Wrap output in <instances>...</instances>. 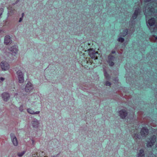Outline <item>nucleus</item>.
<instances>
[{
  "label": "nucleus",
  "mask_w": 157,
  "mask_h": 157,
  "mask_svg": "<svg viewBox=\"0 0 157 157\" xmlns=\"http://www.w3.org/2000/svg\"><path fill=\"white\" fill-rule=\"evenodd\" d=\"M88 54L87 55V57L85 56L84 58L85 60H84L85 63H92L93 61L92 60H90V57L94 60H97L98 59V57L99 56V54L98 53V52H95L93 49H88Z\"/></svg>",
  "instance_id": "nucleus-1"
},
{
  "label": "nucleus",
  "mask_w": 157,
  "mask_h": 157,
  "mask_svg": "<svg viewBox=\"0 0 157 157\" xmlns=\"http://www.w3.org/2000/svg\"><path fill=\"white\" fill-rule=\"evenodd\" d=\"M80 47L78 48V51L79 52H80V54L83 53V56L84 57V59L82 60V61L80 63V64L82 66L85 67V66H86V65L87 63H85L84 64V60H85L84 57L85 56H87V55L88 54V50H88L87 51H86V49H87V48H85L87 47L85 46V45L83 46V45H80Z\"/></svg>",
  "instance_id": "nucleus-2"
},
{
  "label": "nucleus",
  "mask_w": 157,
  "mask_h": 157,
  "mask_svg": "<svg viewBox=\"0 0 157 157\" xmlns=\"http://www.w3.org/2000/svg\"><path fill=\"white\" fill-rule=\"evenodd\" d=\"M156 140V137L155 135L151 136L149 139V141L147 142V147H151L154 145Z\"/></svg>",
  "instance_id": "nucleus-3"
},
{
  "label": "nucleus",
  "mask_w": 157,
  "mask_h": 157,
  "mask_svg": "<svg viewBox=\"0 0 157 157\" xmlns=\"http://www.w3.org/2000/svg\"><path fill=\"white\" fill-rule=\"evenodd\" d=\"M149 133V129L146 127H143L141 129L140 134L142 137H145Z\"/></svg>",
  "instance_id": "nucleus-4"
},
{
  "label": "nucleus",
  "mask_w": 157,
  "mask_h": 157,
  "mask_svg": "<svg viewBox=\"0 0 157 157\" xmlns=\"http://www.w3.org/2000/svg\"><path fill=\"white\" fill-rule=\"evenodd\" d=\"M17 47V45H16L9 48V50L12 52V56H15V55L17 54L18 51Z\"/></svg>",
  "instance_id": "nucleus-5"
},
{
  "label": "nucleus",
  "mask_w": 157,
  "mask_h": 157,
  "mask_svg": "<svg viewBox=\"0 0 157 157\" xmlns=\"http://www.w3.org/2000/svg\"><path fill=\"white\" fill-rule=\"evenodd\" d=\"M0 66L2 70L6 71L9 68V63L6 62L2 61L0 63Z\"/></svg>",
  "instance_id": "nucleus-6"
},
{
  "label": "nucleus",
  "mask_w": 157,
  "mask_h": 157,
  "mask_svg": "<svg viewBox=\"0 0 157 157\" xmlns=\"http://www.w3.org/2000/svg\"><path fill=\"white\" fill-rule=\"evenodd\" d=\"M17 73L18 75L19 82L20 83H23L24 81V79L23 73L20 71H17Z\"/></svg>",
  "instance_id": "nucleus-7"
},
{
  "label": "nucleus",
  "mask_w": 157,
  "mask_h": 157,
  "mask_svg": "<svg viewBox=\"0 0 157 157\" xmlns=\"http://www.w3.org/2000/svg\"><path fill=\"white\" fill-rule=\"evenodd\" d=\"M33 89V86L32 84L30 82H28L25 88V91L27 93L29 92L32 90Z\"/></svg>",
  "instance_id": "nucleus-8"
},
{
  "label": "nucleus",
  "mask_w": 157,
  "mask_h": 157,
  "mask_svg": "<svg viewBox=\"0 0 157 157\" xmlns=\"http://www.w3.org/2000/svg\"><path fill=\"white\" fill-rule=\"evenodd\" d=\"M108 63H109V65L110 66H113L114 65V63L113 62L114 60V57L112 55H109L108 56Z\"/></svg>",
  "instance_id": "nucleus-9"
},
{
  "label": "nucleus",
  "mask_w": 157,
  "mask_h": 157,
  "mask_svg": "<svg viewBox=\"0 0 157 157\" xmlns=\"http://www.w3.org/2000/svg\"><path fill=\"white\" fill-rule=\"evenodd\" d=\"M11 138L13 143V145L16 146L17 145L18 142L17 138L13 133H11L10 134Z\"/></svg>",
  "instance_id": "nucleus-10"
},
{
  "label": "nucleus",
  "mask_w": 157,
  "mask_h": 157,
  "mask_svg": "<svg viewBox=\"0 0 157 157\" xmlns=\"http://www.w3.org/2000/svg\"><path fill=\"white\" fill-rule=\"evenodd\" d=\"M119 113L120 117L122 119L124 118L127 114V113L126 111L124 110V109H122L120 111Z\"/></svg>",
  "instance_id": "nucleus-11"
},
{
  "label": "nucleus",
  "mask_w": 157,
  "mask_h": 157,
  "mask_svg": "<svg viewBox=\"0 0 157 157\" xmlns=\"http://www.w3.org/2000/svg\"><path fill=\"white\" fill-rule=\"evenodd\" d=\"M155 22L156 21L154 17H151L150 18L147 22L150 26L154 25Z\"/></svg>",
  "instance_id": "nucleus-12"
},
{
  "label": "nucleus",
  "mask_w": 157,
  "mask_h": 157,
  "mask_svg": "<svg viewBox=\"0 0 157 157\" xmlns=\"http://www.w3.org/2000/svg\"><path fill=\"white\" fill-rule=\"evenodd\" d=\"M12 40L10 37L9 35H6L4 37V43L6 45L11 42Z\"/></svg>",
  "instance_id": "nucleus-13"
},
{
  "label": "nucleus",
  "mask_w": 157,
  "mask_h": 157,
  "mask_svg": "<svg viewBox=\"0 0 157 157\" xmlns=\"http://www.w3.org/2000/svg\"><path fill=\"white\" fill-rule=\"evenodd\" d=\"M2 97L4 101H7L10 98V95L8 93H4L2 94Z\"/></svg>",
  "instance_id": "nucleus-14"
},
{
  "label": "nucleus",
  "mask_w": 157,
  "mask_h": 157,
  "mask_svg": "<svg viewBox=\"0 0 157 157\" xmlns=\"http://www.w3.org/2000/svg\"><path fill=\"white\" fill-rule=\"evenodd\" d=\"M140 13V9L139 8L137 9H136L134 11L133 13L132 18L134 20L136 19V17L138 16V15Z\"/></svg>",
  "instance_id": "nucleus-15"
},
{
  "label": "nucleus",
  "mask_w": 157,
  "mask_h": 157,
  "mask_svg": "<svg viewBox=\"0 0 157 157\" xmlns=\"http://www.w3.org/2000/svg\"><path fill=\"white\" fill-rule=\"evenodd\" d=\"M33 120L32 121V124L33 127L34 128H37L38 126L39 123L36 119V118L33 119Z\"/></svg>",
  "instance_id": "nucleus-16"
},
{
  "label": "nucleus",
  "mask_w": 157,
  "mask_h": 157,
  "mask_svg": "<svg viewBox=\"0 0 157 157\" xmlns=\"http://www.w3.org/2000/svg\"><path fill=\"white\" fill-rule=\"evenodd\" d=\"M7 9L8 11V14H9L10 13L12 14L14 13L16 11V10H15V9L13 7H10L9 6L7 8Z\"/></svg>",
  "instance_id": "nucleus-17"
},
{
  "label": "nucleus",
  "mask_w": 157,
  "mask_h": 157,
  "mask_svg": "<svg viewBox=\"0 0 157 157\" xmlns=\"http://www.w3.org/2000/svg\"><path fill=\"white\" fill-rule=\"evenodd\" d=\"M139 151L138 154V157H144L145 155L144 150L143 149H140Z\"/></svg>",
  "instance_id": "nucleus-18"
},
{
  "label": "nucleus",
  "mask_w": 157,
  "mask_h": 157,
  "mask_svg": "<svg viewBox=\"0 0 157 157\" xmlns=\"http://www.w3.org/2000/svg\"><path fill=\"white\" fill-rule=\"evenodd\" d=\"M27 111L28 112L30 113V114H38L40 112L39 111H37L35 112H34L33 110H32V109L30 108H29L27 109Z\"/></svg>",
  "instance_id": "nucleus-19"
},
{
  "label": "nucleus",
  "mask_w": 157,
  "mask_h": 157,
  "mask_svg": "<svg viewBox=\"0 0 157 157\" xmlns=\"http://www.w3.org/2000/svg\"><path fill=\"white\" fill-rule=\"evenodd\" d=\"M44 153L43 152H40L39 154L38 153L36 154H34L33 155V157H46L45 156H40V154Z\"/></svg>",
  "instance_id": "nucleus-20"
},
{
  "label": "nucleus",
  "mask_w": 157,
  "mask_h": 157,
  "mask_svg": "<svg viewBox=\"0 0 157 157\" xmlns=\"http://www.w3.org/2000/svg\"><path fill=\"white\" fill-rule=\"evenodd\" d=\"M139 134V133L138 132L134 133V137L136 139H140V136Z\"/></svg>",
  "instance_id": "nucleus-21"
},
{
  "label": "nucleus",
  "mask_w": 157,
  "mask_h": 157,
  "mask_svg": "<svg viewBox=\"0 0 157 157\" xmlns=\"http://www.w3.org/2000/svg\"><path fill=\"white\" fill-rule=\"evenodd\" d=\"M104 76L107 79H109L110 78V76L106 71L104 73Z\"/></svg>",
  "instance_id": "nucleus-22"
},
{
  "label": "nucleus",
  "mask_w": 157,
  "mask_h": 157,
  "mask_svg": "<svg viewBox=\"0 0 157 157\" xmlns=\"http://www.w3.org/2000/svg\"><path fill=\"white\" fill-rule=\"evenodd\" d=\"M124 39L123 37H120L117 39V41L121 43L124 41Z\"/></svg>",
  "instance_id": "nucleus-23"
},
{
  "label": "nucleus",
  "mask_w": 157,
  "mask_h": 157,
  "mask_svg": "<svg viewBox=\"0 0 157 157\" xmlns=\"http://www.w3.org/2000/svg\"><path fill=\"white\" fill-rule=\"evenodd\" d=\"M25 152L24 151H23V152L21 153L19 152L18 153V156L21 157L22 156H23V155H24Z\"/></svg>",
  "instance_id": "nucleus-24"
},
{
  "label": "nucleus",
  "mask_w": 157,
  "mask_h": 157,
  "mask_svg": "<svg viewBox=\"0 0 157 157\" xmlns=\"http://www.w3.org/2000/svg\"><path fill=\"white\" fill-rule=\"evenodd\" d=\"M105 85L106 86H110L111 84V83L110 82L108 81H105Z\"/></svg>",
  "instance_id": "nucleus-25"
},
{
  "label": "nucleus",
  "mask_w": 157,
  "mask_h": 157,
  "mask_svg": "<svg viewBox=\"0 0 157 157\" xmlns=\"http://www.w3.org/2000/svg\"><path fill=\"white\" fill-rule=\"evenodd\" d=\"M4 9L0 8V18H1V16L3 12H4Z\"/></svg>",
  "instance_id": "nucleus-26"
},
{
  "label": "nucleus",
  "mask_w": 157,
  "mask_h": 157,
  "mask_svg": "<svg viewBox=\"0 0 157 157\" xmlns=\"http://www.w3.org/2000/svg\"><path fill=\"white\" fill-rule=\"evenodd\" d=\"M124 34L123 35V36H125L127 35L128 30H127V29H126L124 31Z\"/></svg>",
  "instance_id": "nucleus-27"
},
{
  "label": "nucleus",
  "mask_w": 157,
  "mask_h": 157,
  "mask_svg": "<svg viewBox=\"0 0 157 157\" xmlns=\"http://www.w3.org/2000/svg\"><path fill=\"white\" fill-rule=\"evenodd\" d=\"M25 95V94H24L22 92H20L19 94V95H20V98H21V97H22L23 96H24Z\"/></svg>",
  "instance_id": "nucleus-28"
},
{
  "label": "nucleus",
  "mask_w": 157,
  "mask_h": 157,
  "mask_svg": "<svg viewBox=\"0 0 157 157\" xmlns=\"http://www.w3.org/2000/svg\"><path fill=\"white\" fill-rule=\"evenodd\" d=\"M23 108V106H21L19 108V110L21 112H22L23 111V109H22Z\"/></svg>",
  "instance_id": "nucleus-29"
},
{
  "label": "nucleus",
  "mask_w": 157,
  "mask_h": 157,
  "mask_svg": "<svg viewBox=\"0 0 157 157\" xmlns=\"http://www.w3.org/2000/svg\"><path fill=\"white\" fill-rule=\"evenodd\" d=\"M18 95V94H16L14 96V97H15V98H16V99H17H17H18V100H19V98H18L17 97V96Z\"/></svg>",
  "instance_id": "nucleus-30"
},
{
  "label": "nucleus",
  "mask_w": 157,
  "mask_h": 157,
  "mask_svg": "<svg viewBox=\"0 0 157 157\" xmlns=\"http://www.w3.org/2000/svg\"><path fill=\"white\" fill-rule=\"evenodd\" d=\"M4 79H5V78H3V77L0 78V80L1 81H4Z\"/></svg>",
  "instance_id": "nucleus-31"
},
{
  "label": "nucleus",
  "mask_w": 157,
  "mask_h": 157,
  "mask_svg": "<svg viewBox=\"0 0 157 157\" xmlns=\"http://www.w3.org/2000/svg\"><path fill=\"white\" fill-rule=\"evenodd\" d=\"M22 21V17L20 18V19H19V22H20L21 21Z\"/></svg>",
  "instance_id": "nucleus-32"
},
{
  "label": "nucleus",
  "mask_w": 157,
  "mask_h": 157,
  "mask_svg": "<svg viewBox=\"0 0 157 157\" xmlns=\"http://www.w3.org/2000/svg\"><path fill=\"white\" fill-rule=\"evenodd\" d=\"M151 0H145V2H150Z\"/></svg>",
  "instance_id": "nucleus-33"
},
{
  "label": "nucleus",
  "mask_w": 157,
  "mask_h": 157,
  "mask_svg": "<svg viewBox=\"0 0 157 157\" xmlns=\"http://www.w3.org/2000/svg\"><path fill=\"white\" fill-rule=\"evenodd\" d=\"M116 53V52L115 51H113L112 52V54H115V53Z\"/></svg>",
  "instance_id": "nucleus-34"
},
{
  "label": "nucleus",
  "mask_w": 157,
  "mask_h": 157,
  "mask_svg": "<svg viewBox=\"0 0 157 157\" xmlns=\"http://www.w3.org/2000/svg\"><path fill=\"white\" fill-rule=\"evenodd\" d=\"M155 40H157V36H155Z\"/></svg>",
  "instance_id": "nucleus-35"
},
{
  "label": "nucleus",
  "mask_w": 157,
  "mask_h": 157,
  "mask_svg": "<svg viewBox=\"0 0 157 157\" xmlns=\"http://www.w3.org/2000/svg\"><path fill=\"white\" fill-rule=\"evenodd\" d=\"M24 14V13H22V17H23V16Z\"/></svg>",
  "instance_id": "nucleus-36"
},
{
  "label": "nucleus",
  "mask_w": 157,
  "mask_h": 157,
  "mask_svg": "<svg viewBox=\"0 0 157 157\" xmlns=\"http://www.w3.org/2000/svg\"><path fill=\"white\" fill-rule=\"evenodd\" d=\"M33 117H31V118H32Z\"/></svg>",
  "instance_id": "nucleus-37"
}]
</instances>
